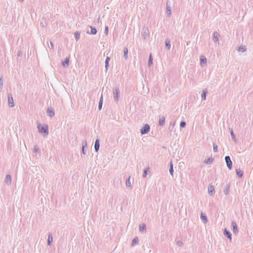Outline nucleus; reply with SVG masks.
<instances>
[{
	"label": "nucleus",
	"instance_id": "22",
	"mask_svg": "<svg viewBox=\"0 0 253 253\" xmlns=\"http://www.w3.org/2000/svg\"><path fill=\"white\" fill-rule=\"evenodd\" d=\"M138 243V238H135L132 241V245L134 246L135 244H137Z\"/></svg>",
	"mask_w": 253,
	"mask_h": 253
},
{
	"label": "nucleus",
	"instance_id": "5",
	"mask_svg": "<svg viewBox=\"0 0 253 253\" xmlns=\"http://www.w3.org/2000/svg\"><path fill=\"white\" fill-rule=\"evenodd\" d=\"M208 192L209 194H212L214 192V188L212 185H210L208 187Z\"/></svg>",
	"mask_w": 253,
	"mask_h": 253
},
{
	"label": "nucleus",
	"instance_id": "21",
	"mask_svg": "<svg viewBox=\"0 0 253 253\" xmlns=\"http://www.w3.org/2000/svg\"><path fill=\"white\" fill-rule=\"evenodd\" d=\"M139 230L140 231H143L146 230L145 226L144 224H142L139 227Z\"/></svg>",
	"mask_w": 253,
	"mask_h": 253
},
{
	"label": "nucleus",
	"instance_id": "16",
	"mask_svg": "<svg viewBox=\"0 0 253 253\" xmlns=\"http://www.w3.org/2000/svg\"><path fill=\"white\" fill-rule=\"evenodd\" d=\"M47 112L49 116L50 117H52L54 115V112L51 109H48Z\"/></svg>",
	"mask_w": 253,
	"mask_h": 253
},
{
	"label": "nucleus",
	"instance_id": "26",
	"mask_svg": "<svg viewBox=\"0 0 253 253\" xmlns=\"http://www.w3.org/2000/svg\"><path fill=\"white\" fill-rule=\"evenodd\" d=\"M96 30L95 28H91V32L90 33L91 34H95L96 33Z\"/></svg>",
	"mask_w": 253,
	"mask_h": 253
},
{
	"label": "nucleus",
	"instance_id": "14",
	"mask_svg": "<svg viewBox=\"0 0 253 253\" xmlns=\"http://www.w3.org/2000/svg\"><path fill=\"white\" fill-rule=\"evenodd\" d=\"M201 219L205 222H207V217L206 216H205L204 214L203 213H201Z\"/></svg>",
	"mask_w": 253,
	"mask_h": 253
},
{
	"label": "nucleus",
	"instance_id": "31",
	"mask_svg": "<svg viewBox=\"0 0 253 253\" xmlns=\"http://www.w3.org/2000/svg\"><path fill=\"white\" fill-rule=\"evenodd\" d=\"M80 34H78V33H76V34H75V38H76V39L77 40H79V38H80Z\"/></svg>",
	"mask_w": 253,
	"mask_h": 253
},
{
	"label": "nucleus",
	"instance_id": "11",
	"mask_svg": "<svg viewBox=\"0 0 253 253\" xmlns=\"http://www.w3.org/2000/svg\"><path fill=\"white\" fill-rule=\"evenodd\" d=\"M69 59L68 58H66L64 62H63V63H62L63 66L64 67L67 66L69 64Z\"/></svg>",
	"mask_w": 253,
	"mask_h": 253
},
{
	"label": "nucleus",
	"instance_id": "38",
	"mask_svg": "<svg viewBox=\"0 0 253 253\" xmlns=\"http://www.w3.org/2000/svg\"><path fill=\"white\" fill-rule=\"evenodd\" d=\"M177 244H178L179 246H181V245L182 244V242H178Z\"/></svg>",
	"mask_w": 253,
	"mask_h": 253
},
{
	"label": "nucleus",
	"instance_id": "7",
	"mask_svg": "<svg viewBox=\"0 0 253 253\" xmlns=\"http://www.w3.org/2000/svg\"><path fill=\"white\" fill-rule=\"evenodd\" d=\"M224 234L225 236H226L230 239V240H231V235L229 233V232L227 231V230L226 229L224 230Z\"/></svg>",
	"mask_w": 253,
	"mask_h": 253
},
{
	"label": "nucleus",
	"instance_id": "39",
	"mask_svg": "<svg viewBox=\"0 0 253 253\" xmlns=\"http://www.w3.org/2000/svg\"><path fill=\"white\" fill-rule=\"evenodd\" d=\"M231 133L232 135H233V132H232V131H231Z\"/></svg>",
	"mask_w": 253,
	"mask_h": 253
},
{
	"label": "nucleus",
	"instance_id": "8",
	"mask_svg": "<svg viewBox=\"0 0 253 253\" xmlns=\"http://www.w3.org/2000/svg\"><path fill=\"white\" fill-rule=\"evenodd\" d=\"M232 226L233 229V232L236 233L238 231L236 224L235 222H232Z\"/></svg>",
	"mask_w": 253,
	"mask_h": 253
},
{
	"label": "nucleus",
	"instance_id": "9",
	"mask_svg": "<svg viewBox=\"0 0 253 253\" xmlns=\"http://www.w3.org/2000/svg\"><path fill=\"white\" fill-rule=\"evenodd\" d=\"M200 62L201 64L202 65L206 63V58L204 56H201L200 57Z\"/></svg>",
	"mask_w": 253,
	"mask_h": 253
},
{
	"label": "nucleus",
	"instance_id": "32",
	"mask_svg": "<svg viewBox=\"0 0 253 253\" xmlns=\"http://www.w3.org/2000/svg\"><path fill=\"white\" fill-rule=\"evenodd\" d=\"M180 126H181V127H184L185 126L186 124H185V123L184 122H181L180 123Z\"/></svg>",
	"mask_w": 253,
	"mask_h": 253
},
{
	"label": "nucleus",
	"instance_id": "35",
	"mask_svg": "<svg viewBox=\"0 0 253 253\" xmlns=\"http://www.w3.org/2000/svg\"><path fill=\"white\" fill-rule=\"evenodd\" d=\"M2 85V80L0 79V88L1 87Z\"/></svg>",
	"mask_w": 253,
	"mask_h": 253
},
{
	"label": "nucleus",
	"instance_id": "33",
	"mask_svg": "<svg viewBox=\"0 0 253 253\" xmlns=\"http://www.w3.org/2000/svg\"><path fill=\"white\" fill-rule=\"evenodd\" d=\"M105 33L106 35H108V27L107 26L105 27Z\"/></svg>",
	"mask_w": 253,
	"mask_h": 253
},
{
	"label": "nucleus",
	"instance_id": "1",
	"mask_svg": "<svg viewBox=\"0 0 253 253\" xmlns=\"http://www.w3.org/2000/svg\"><path fill=\"white\" fill-rule=\"evenodd\" d=\"M38 128L40 133H44L46 135L48 134V126H42L40 124H39Z\"/></svg>",
	"mask_w": 253,
	"mask_h": 253
},
{
	"label": "nucleus",
	"instance_id": "10",
	"mask_svg": "<svg viewBox=\"0 0 253 253\" xmlns=\"http://www.w3.org/2000/svg\"><path fill=\"white\" fill-rule=\"evenodd\" d=\"M165 119L164 117H162L161 118H160V120H159L160 125H161V126L164 125L165 124Z\"/></svg>",
	"mask_w": 253,
	"mask_h": 253
},
{
	"label": "nucleus",
	"instance_id": "27",
	"mask_svg": "<svg viewBox=\"0 0 253 253\" xmlns=\"http://www.w3.org/2000/svg\"><path fill=\"white\" fill-rule=\"evenodd\" d=\"M166 45L168 47V49L170 48V42L169 41H166Z\"/></svg>",
	"mask_w": 253,
	"mask_h": 253
},
{
	"label": "nucleus",
	"instance_id": "23",
	"mask_svg": "<svg viewBox=\"0 0 253 253\" xmlns=\"http://www.w3.org/2000/svg\"><path fill=\"white\" fill-rule=\"evenodd\" d=\"M52 242V236L51 235H49L48 236V245H50V243Z\"/></svg>",
	"mask_w": 253,
	"mask_h": 253
},
{
	"label": "nucleus",
	"instance_id": "20",
	"mask_svg": "<svg viewBox=\"0 0 253 253\" xmlns=\"http://www.w3.org/2000/svg\"><path fill=\"white\" fill-rule=\"evenodd\" d=\"M170 169H169V172H170V174L171 175H172L173 170V165H172V163L171 162H170Z\"/></svg>",
	"mask_w": 253,
	"mask_h": 253
},
{
	"label": "nucleus",
	"instance_id": "15",
	"mask_svg": "<svg viewBox=\"0 0 253 253\" xmlns=\"http://www.w3.org/2000/svg\"><path fill=\"white\" fill-rule=\"evenodd\" d=\"M114 93L115 94V98H116L118 100V96H119V90L118 89H116L115 90V91Z\"/></svg>",
	"mask_w": 253,
	"mask_h": 253
},
{
	"label": "nucleus",
	"instance_id": "36",
	"mask_svg": "<svg viewBox=\"0 0 253 253\" xmlns=\"http://www.w3.org/2000/svg\"><path fill=\"white\" fill-rule=\"evenodd\" d=\"M127 185L130 186V182H129V178H128V180L126 181V183Z\"/></svg>",
	"mask_w": 253,
	"mask_h": 253
},
{
	"label": "nucleus",
	"instance_id": "34",
	"mask_svg": "<svg viewBox=\"0 0 253 253\" xmlns=\"http://www.w3.org/2000/svg\"><path fill=\"white\" fill-rule=\"evenodd\" d=\"M238 50H239V51H245V49H244V47H240V48H239Z\"/></svg>",
	"mask_w": 253,
	"mask_h": 253
},
{
	"label": "nucleus",
	"instance_id": "3",
	"mask_svg": "<svg viewBox=\"0 0 253 253\" xmlns=\"http://www.w3.org/2000/svg\"><path fill=\"white\" fill-rule=\"evenodd\" d=\"M150 130V127L148 125H145L141 129V133L142 134L147 133Z\"/></svg>",
	"mask_w": 253,
	"mask_h": 253
},
{
	"label": "nucleus",
	"instance_id": "17",
	"mask_svg": "<svg viewBox=\"0 0 253 253\" xmlns=\"http://www.w3.org/2000/svg\"><path fill=\"white\" fill-rule=\"evenodd\" d=\"M236 172H237V175L239 176V177H242V175H243V172L242 170H241L240 169H237L236 170Z\"/></svg>",
	"mask_w": 253,
	"mask_h": 253
},
{
	"label": "nucleus",
	"instance_id": "24",
	"mask_svg": "<svg viewBox=\"0 0 253 253\" xmlns=\"http://www.w3.org/2000/svg\"><path fill=\"white\" fill-rule=\"evenodd\" d=\"M207 91L204 90L203 91V94L202 95V97L203 99L205 100L206 99V95Z\"/></svg>",
	"mask_w": 253,
	"mask_h": 253
},
{
	"label": "nucleus",
	"instance_id": "2",
	"mask_svg": "<svg viewBox=\"0 0 253 253\" xmlns=\"http://www.w3.org/2000/svg\"><path fill=\"white\" fill-rule=\"evenodd\" d=\"M225 159L227 166L230 169H232V163L230 160V157L229 156H226Z\"/></svg>",
	"mask_w": 253,
	"mask_h": 253
},
{
	"label": "nucleus",
	"instance_id": "29",
	"mask_svg": "<svg viewBox=\"0 0 253 253\" xmlns=\"http://www.w3.org/2000/svg\"><path fill=\"white\" fill-rule=\"evenodd\" d=\"M149 170V168L146 169L144 170L143 176L146 177L147 174V171Z\"/></svg>",
	"mask_w": 253,
	"mask_h": 253
},
{
	"label": "nucleus",
	"instance_id": "19",
	"mask_svg": "<svg viewBox=\"0 0 253 253\" xmlns=\"http://www.w3.org/2000/svg\"><path fill=\"white\" fill-rule=\"evenodd\" d=\"M102 102H103V97H102V96H101V98H100V102H99V106H98L99 110H100L101 109Z\"/></svg>",
	"mask_w": 253,
	"mask_h": 253
},
{
	"label": "nucleus",
	"instance_id": "25",
	"mask_svg": "<svg viewBox=\"0 0 253 253\" xmlns=\"http://www.w3.org/2000/svg\"><path fill=\"white\" fill-rule=\"evenodd\" d=\"M219 35L217 33H214L213 35V38L215 40V41L218 40Z\"/></svg>",
	"mask_w": 253,
	"mask_h": 253
},
{
	"label": "nucleus",
	"instance_id": "28",
	"mask_svg": "<svg viewBox=\"0 0 253 253\" xmlns=\"http://www.w3.org/2000/svg\"><path fill=\"white\" fill-rule=\"evenodd\" d=\"M152 64V55H150V57H149V62H148V65L149 66H150Z\"/></svg>",
	"mask_w": 253,
	"mask_h": 253
},
{
	"label": "nucleus",
	"instance_id": "12",
	"mask_svg": "<svg viewBox=\"0 0 253 253\" xmlns=\"http://www.w3.org/2000/svg\"><path fill=\"white\" fill-rule=\"evenodd\" d=\"M5 182L8 183V184H9L11 182V177L10 175H7L6 177H5Z\"/></svg>",
	"mask_w": 253,
	"mask_h": 253
},
{
	"label": "nucleus",
	"instance_id": "4",
	"mask_svg": "<svg viewBox=\"0 0 253 253\" xmlns=\"http://www.w3.org/2000/svg\"><path fill=\"white\" fill-rule=\"evenodd\" d=\"M8 102L9 106L10 107H12L14 106L13 99V98L11 96H8Z\"/></svg>",
	"mask_w": 253,
	"mask_h": 253
},
{
	"label": "nucleus",
	"instance_id": "13",
	"mask_svg": "<svg viewBox=\"0 0 253 253\" xmlns=\"http://www.w3.org/2000/svg\"><path fill=\"white\" fill-rule=\"evenodd\" d=\"M110 60V58L109 57H107L105 61V67L106 69H107L108 66H109V62Z\"/></svg>",
	"mask_w": 253,
	"mask_h": 253
},
{
	"label": "nucleus",
	"instance_id": "6",
	"mask_svg": "<svg viewBox=\"0 0 253 253\" xmlns=\"http://www.w3.org/2000/svg\"><path fill=\"white\" fill-rule=\"evenodd\" d=\"M95 151L97 152L98 151L99 148V142L98 140H96L95 142V145H94Z\"/></svg>",
	"mask_w": 253,
	"mask_h": 253
},
{
	"label": "nucleus",
	"instance_id": "37",
	"mask_svg": "<svg viewBox=\"0 0 253 253\" xmlns=\"http://www.w3.org/2000/svg\"><path fill=\"white\" fill-rule=\"evenodd\" d=\"M167 11L168 12L169 15H170V10L168 8V7L167 8Z\"/></svg>",
	"mask_w": 253,
	"mask_h": 253
},
{
	"label": "nucleus",
	"instance_id": "30",
	"mask_svg": "<svg viewBox=\"0 0 253 253\" xmlns=\"http://www.w3.org/2000/svg\"><path fill=\"white\" fill-rule=\"evenodd\" d=\"M213 151H214L215 152H217L218 148H217V145H214H214H213Z\"/></svg>",
	"mask_w": 253,
	"mask_h": 253
},
{
	"label": "nucleus",
	"instance_id": "18",
	"mask_svg": "<svg viewBox=\"0 0 253 253\" xmlns=\"http://www.w3.org/2000/svg\"><path fill=\"white\" fill-rule=\"evenodd\" d=\"M124 56L126 58H127V52L128 50L127 48H125L124 49Z\"/></svg>",
	"mask_w": 253,
	"mask_h": 253
}]
</instances>
